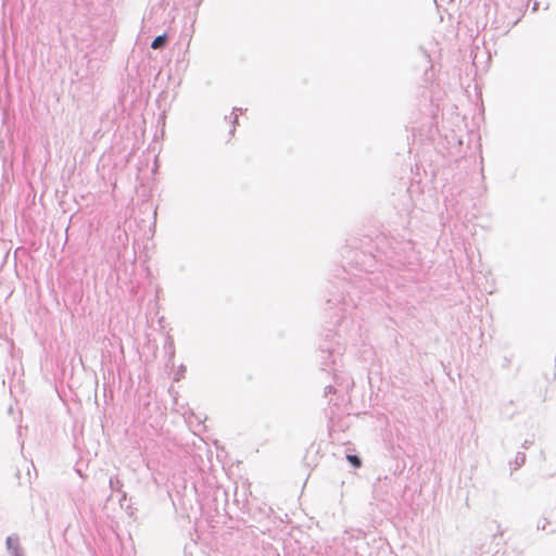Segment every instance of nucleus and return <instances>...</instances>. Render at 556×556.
<instances>
[{"label":"nucleus","instance_id":"1","mask_svg":"<svg viewBox=\"0 0 556 556\" xmlns=\"http://www.w3.org/2000/svg\"><path fill=\"white\" fill-rule=\"evenodd\" d=\"M167 41V37L166 35H161V36H157L151 43V48L152 49H160V48H163L165 46Z\"/></svg>","mask_w":556,"mask_h":556},{"label":"nucleus","instance_id":"3","mask_svg":"<svg viewBox=\"0 0 556 556\" xmlns=\"http://www.w3.org/2000/svg\"><path fill=\"white\" fill-rule=\"evenodd\" d=\"M346 459L355 467V468H359L362 466V460L358 456L356 455H348L346 456Z\"/></svg>","mask_w":556,"mask_h":556},{"label":"nucleus","instance_id":"2","mask_svg":"<svg viewBox=\"0 0 556 556\" xmlns=\"http://www.w3.org/2000/svg\"><path fill=\"white\" fill-rule=\"evenodd\" d=\"M551 527V521L546 517H540L536 520V528L542 531H547Z\"/></svg>","mask_w":556,"mask_h":556}]
</instances>
